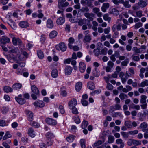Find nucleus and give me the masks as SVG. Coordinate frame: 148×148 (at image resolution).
Returning <instances> with one entry per match:
<instances>
[{"mask_svg": "<svg viewBox=\"0 0 148 148\" xmlns=\"http://www.w3.org/2000/svg\"><path fill=\"white\" fill-rule=\"evenodd\" d=\"M66 46L63 42H60L59 45L56 46V48L58 50H60L62 51H65L66 49Z\"/></svg>", "mask_w": 148, "mask_h": 148, "instance_id": "obj_1", "label": "nucleus"}, {"mask_svg": "<svg viewBox=\"0 0 148 148\" xmlns=\"http://www.w3.org/2000/svg\"><path fill=\"white\" fill-rule=\"evenodd\" d=\"M45 121L47 124L55 126L57 124V121L52 118H47Z\"/></svg>", "mask_w": 148, "mask_h": 148, "instance_id": "obj_2", "label": "nucleus"}, {"mask_svg": "<svg viewBox=\"0 0 148 148\" xmlns=\"http://www.w3.org/2000/svg\"><path fill=\"white\" fill-rule=\"evenodd\" d=\"M77 104L76 100L74 98L72 99L68 103V106L69 109L75 107Z\"/></svg>", "mask_w": 148, "mask_h": 148, "instance_id": "obj_3", "label": "nucleus"}, {"mask_svg": "<svg viewBox=\"0 0 148 148\" xmlns=\"http://www.w3.org/2000/svg\"><path fill=\"white\" fill-rule=\"evenodd\" d=\"M12 38V42L14 45H20L22 43L21 41L19 38H16L13 36Z\"/></svg>", "mask_w": 148, "mask_h": 148, "instance_id": "obj_4", "label": "nucleus"}, {"mask_svg": "<svg viewBox=\"0 0 148 148\" xmlns=\"http://www.w3.org/2000/svg\"><path fill=\"white\" fill-rule=\"evenodd\" d=\"M0 40L1 43L3 44L9 43L10 41L9 38L5 36H3L1 38H0Z\"/></svg>", "mask_w": 148, "mask_h": 148, "instance_id": "obj_5", "label": "nucleus"}, {"mask_svg": "<svg viewBox=\"0 0 148 148\" xmlns=\"http://www.w3.org/2000/svg\"><path fill=\"white\" fill-rule=\"evenodd\" d=\"M73 70L72 67L69 66H67L65 68L64 71L65 74L66 75H70Z\"/></svg>", "mask_w": 148, "mask_h": 148, "instance_id": "obj_6", "label": "nucleus"}, {"mask_svg": "<svg viewBox=\"0 0 148 148\" xmlns=\"http://www.w3.org/2000/svg\"><path fill=\"white\" fill-rule=\"evenodd\" d=\"M79 69L80 71L83 73L85 71L86 68V65L83 62H80L79 64Z\"/></svg>", "mask_w": 148, "mask_h": 148, "instance_id": "obj_7", "label": "nucleus"}, {"mask_svg": "<svg viewBox=\"0 0 148 148\" xmlns=\"http://www.w3.org/2000/svg\"><path fill=\"white\" fill-rule=\"evenodd\" d=\"M34 105L36 107H39L42 108L43 107L45 104L44 102L40 100H38L36 102H35L34 103Z\"/></svg>", "mask_w": 148, "mask_h": 148, "instance_id": "obj_8", "label": "nucleus"}, {"mask_svg": "<svg viewBox=\"0 0 148 148\" xmlns=\"http://www.w3.org/2000/svg\"><path fill=\"white\" fill-rule=\"evenodd\" d=\"M85 17L87 18L89 21H92L93 19L94 15L93 13H90L88 12H86L84 14Z\"/></svg>", "mask_w": 148, "mask_h": 148, "instance_id": "obj_9", "label": "nucleus"}, {"mask_svg": "<svg viewBox=\"0 0 148 148\" xmlns=\"http://www.w3.org/2000/svg\"><path fill=\"white\" fill-rule=\"evenodd\" d=\"M26 114L28 116V119L30 122H32L33 120V115L32 112L29 110L26 111Z\"/></svg>", "mask_w": 148, "mask_h": 148, "instance_id": "obj_10", "label": "nucleus"}, {"mask_svg": "<svg viewBox=\"0 0 148 148\" xmlns=\"http://www.w3.org/2000/svg\"><path fill=\"white\" fill-rule=\"evenodd\" d=\"M92 40V38L90 34L85 35L83 39V41L84 43L90 42Z\"/></svg>", "mask_w": 148, "mask_h": 148, "instance_id": "obj_11", "label": "nucleus"}, {"mask_svg": "<svg viewBox=\"0 0 148 148\" xmlns=\"http://www.w3.org/2000/svg\"><path fill=\"white\" fill-rule=\"evenodd\" d=\"M123 4V6L126 8H129L131 7V5L129 3V0H122L121 3Z\"/></svg>", "mask_w": 148, "mask_h": 148, "instance_id": "obj_12", "label": "nucleus"}, {"mask_svg": "<svg viewBox=\"0 0 148 148\" xmlns=\"http://www.w3.org/2000/svg\"><path fill=\"white\" fill-rule=\"evenodd\" d=\"M110 6V4L109 3H106L103 4L101 7V10L103 12H106V10Z\"/></svg>", "mask_w": 148, "mask_h": 148, "instance_id": "obj_13", "label": "nucleus"}, {"mask_svg": "<svg viewBox=\"0 0 148 148\" xmlns=\"http://www.w3.org/2000/svg\"><path fill=\"white\" fill-rule=\"evenodd\" d=\"M126 36L124 35H122L121 36V39H119V42L122 45H125V44L124 41H126Z\"/></svg>", "mask_w": 148, "mask_h": 148, "instance_id": "obj_14", "label": "nucleus"}, {"mask_svg": "<svg viewBox=\"0 0 148 148\" xmlns=\"http://www.w3.org/2000/svg\"><path fill=\"white\" fill-rule=\"evenodd\" d=\"M6 56L8 60L11 63H13L14 61L16 62V60H17V59H16L12 55H6Z\"/></svg>", "mask_w": 148, "mask_h": 148, "instance_id": "obj_15", "label": "nucleus"}, {"mask_svg": "<svg viewBox=\"0 0 148 148\" xmlns=\"http://www.w3.org/2000/svg\"><path fill=\"white\" fill-rule=\"evenodd\" d=\"M8 25L13 29H15L16 28V25L15 23L12 19H10V21L8 23Z\"/></svg>", "mask_w": 148, "mask_h": 148, "instance_id": "obj_16", "label": "nucleus"}, {"mask_svg": "<svg viewBox=\"0 0 148 148\" xmlns=\"http://www.w3.org/2000/svg\"><path fill=\"white\" fill-rule=\"evenodd\" d=\"M65 21V20L64 17H60L57 20L56 22L58 25H60L64 23Z\"/></svg>", "mask_w": 148, "mask_h": 148, "instance_id": "obj_17", "label": "nucleus"}, {"mask_svg": "<svg viewBox=\"0 0 148 148\" xmlns=\"http://www.w3.org/2000/svg\"><path fill=\"white\" fill-rule=\"evenodd\" d=\"M47 26L49 28H52L53 27V23L51 19H49L47 20Z\"/></svg>", "mask_w": 148, "mask_h": 148, "instance_id": "obj_18", "label": "nucleus"}, {"mask_svg": "<svg viewBox=\"0 0 148 148\" xmlns=\"http://www.w3.org/2000/svg\"><path fill=\"white\" fill-rule=\"evenodd\" d=\"M31 88L32 92L36 95L39 94V91L38 89L35 85L31 86Z\"/></svg>", "mask_w": 148, "mask_h": 148, "instance_id": "obj_19", "label": "nucleus"}, {"mask_svg": "<svg viewBox=\"0 0 148 148\" xmlns=\"http://www.w3.org/2000/svg\"><path fill=\"white\" fill-rule=\"evenodd\" d=\"M28 133L29 135L32 137H34L35 136V132L32 128L29 129Z\"/></svg>", "mask_w": 148, "mask_h": 148, "instance_id": "obj_20", "label": "nucleus"}, {"mask_svg": "<svg viewBox=\"0 0 148 148\" xmlns=\"http://www.w3.org/2000/svg\"><path fill=\"white\" fill-rule=\"evenodd\" d=\"M19 26L22 28H25L28 27L29 24L27 22L21 21L19 23Z\"/></svg>", "mask_w": 148, "mask_h": 148, "instance_id": "obj_21", "label": "nucleus"}, {"mask_svg": "<svg viewBox=\"0 0 148 148\" xmlns=\"http://www.w3.org/2000/svg\"><path fill=\"white\" fill-rule=\"evenodd\" d=\"M68 42V46L70 49H71L72 48V44L74 42L75 40L73 38L71 37L69 39Z\"/></svg>", "mask_w": 148, "mask_h": 148, "instance_id": "obj_22", "label": "nucleus"}, {"mask_svg": "<svg viewBox=\"0 0 148 148\" xmlns=\"http://www.w3.org/2000/svg\"><path fill=\"white\" fill-rule=\"evenodd\" d=\"M82 84L81 82H77L75 85V88L77 91L79 92L81 90L82 88Z\"/></svg>", "mask_w": 148, "mask_h": 148, "instance_id": "obj_23", "label": "nucleus"}, {"mask_svg": "<svg viewBox=\"0 0 148 148\" xmlns=\"http://www.w3.org/2000/svg\"><path fill=\"white\" fill-rule=\"evenodd\" d=\"M138 86L139 87H144L145 86H148V80H146L142 82L140 84H138Z\"/></svg>", "mask_w": 148, "mask_h": 148, "instance_id": "obj_24", "label": "nucleus"}, {"mask_svg": "<svg viewBox=\"0 0 148 148\" xmlns=\"http://www.w3.org/2000/svg\"><path fill=\"white\" fill-rule=\"evenodd\" d=\"M88 88L91 90H93L95 88L94 84L92 82H90L88 83Z\"/></svg>", "mask_w": 148, "mask_h": 148, "instance_id": "obj_25", "label": "nucleus"}, {"mask_svg": "<svg viewBox=\"0 0 148 148\" xmlns=\"http://www.w3.org/2000/svg\"><path fill=\"white\" fill-rule=\"evenodd\" d=\"M11 52L17 54V55L16 56V58H17L18 57V58H19V60L20 59V55H19V50L17 48H15L14 49H11L10 50Z\"/></svg>", "mask_w": 148, "mask_h": 148, "instance_id": "obj_26", "label": "nucleus"}, {"mask_svg": "<svg viewBox=\"0 0 148 148\" xmlns=\"http://www.w3.org/2000/svg\"><path fill=\"white\" fill-rule=\"evenodd\" d=\"M129 108H132L134 109L139 110L140 109V107L139 105H135L133 103L129 106Z\"/></svg>", "mask_w": 148, "mask_h": 148, "instance_id": "obj_27", "label": "nucleus"}, {"mask_svg": "<svg viewBox=\"0 0 148 148\" xmlns=\"http://www.w3.org/2000/svg\"><path fill=\"white\" fill-rule=\"evenodd\" d=\"M22 87V85L19 83H16L14 84L12 86V88L15 90L20 89Z\"/></svg>", "mask_w": 148, "mask_h": 148, "instance_id": "obj_28", "label": "nucleus"}, {"mask_svg": "<svg viewBox=\"0 0 148 148\" xmlns=\"http://www.w3.org/2000/svg\"><path fill=\"white\" fill-rule=\"evenodd\" d=\"M15 99L18 103L20 104H23L25 103V100L23 98L18 99L17 97H15Z\"/></svg>", "mask_w": 148, "mask_h": 148, "instance_id": "obj_29", "label": "nucleus"}, {"mask_svg": "<svg viewBox=\"0 0 148 148\" xmlns=\"http://www.w3.org/2000/svg\"><path fill=\"white\" fill-rule=\"evenodd\" d=\"M57 32L56 31H52L50 33L49 37L51 38H55L57 36Z\"/></svg>", "mask_w": 148, "mask_h": 148, "instance_id": "obj_30", "label": "nucleus"}, {"mask_svg": "<svg viewBox=\"0 0 148 148\" xmlns=\"http://www.w3.org/2000/svg\"><path fill=\"white\" fill-rule=\"evenodd\" d=\"M3 90L4 92L7 93L11 92L12 91V89L11 87L7 86H4L3 88Z\"/></svg>", "mask_w": 148, "mask_h": 148, "instance_id": "obj_31", "label": "nucleus"}, {"mask_svg": "<svg viewBox=\"0 0 148 148\" xmlns=\"http://www.w3.org/2000/svg\"><path fill=\"white\" fill-rule=\"evenodd\" d=\"M58 75V71L57 69H54L51 72V76L53 78L56 77Z\"/></svg>", "mask_w": 148, "mask_h": 148, "instance_id": "obj_32", "label": "nucleus"}, {"mask_svg": "<svg viewBox=\"0 0 148 148\" xmlns=\"http://www.w3.org/2000/svg\"><path fill=\"white\" fill-rule=\"evenodd\" d=\"M129 62V60L128 58H127L125 60L122 61L121 62V66H127L128 63Z\"/></svg>", "mask_w": 148, "mask_h": 148, "instance_id": "obj_33", "label": "nucleus"}, {"mask_svg": "<svg viewBox=\"0 0 148 148\" xmlns=\"http://www.w3.org/2000/svg\"><path fill=\"white\" fill-rule=\"evenodd\" d=\"M141 99L140 100V102L141 103H146L147 98V96L145 95H142L140 96Z\"/></svg>", "mask_w": 148, "mask_h": 148, "instance_id": "obj_34", "label": "nucleus"}, {"mask_svg": "<svg viewBox=\"0 0 148 148\" xmlns=\"http://www.w3.org/2000/svg\"><path fill=\"white\" fill-rule=\"evenodd\" d=\"M126 88H124L123 89V92L127 93L129 91H131L132 89V87L129 85H127L126 86Z\"/></svg>", "mask_w": 148, "mask_h": 148, "instance_id": "obj_35", "label": "nucleus"}, {"mask_svg": "<svg viewBox=\"0 0 148 148\" xmlns=\"http://www.w3.org/2000/svg\"><path fill=\"white\" fill-rule=\"evenodd\" d=\"M93 75L95 77H97L99 76L100 75L99 72L97 70L96 68H95L92 71Z\"/></svg>", "mask_w": 148, "mask_h": 148, "instance_id": "obj_36", "label": "nucleus"}, {"mask_svg": "<svg viewBox=\"0 0 148 148\" xmlns=\"http://www.w3.org/2000/svg\"><path fill=\"white\" fill-rule=\"evenodd\" d=\"M103 19L105 21H108L109 23L110 21L111 18L110 17H109L108 14H107L103 15Z\"/></svg>", "mask_w": 148, "mask_h": 148, "instance_id": "obj_37", "label": "nucleus"}, {"mask_svg": "<svg viewBox=\"0 0 148 148\" xmlns=\"http://www.w3.org/2000/svg\"><path fill=\"white\" fill-rule=\"evenodd\" d=\"M75 136L72 135H70L66 138L67 140L69 142H72L74 139Z\"/></svg>", "mask_w": 148, "mask_h": 148, "instance_id": "obj_38", "label": "nucleus"}, {"mask_svg": "<svg viewBox=\"0 0 148 148\" xmlns=\"http://www.w3.org/2000/svg\"><path fill=\"white\" fill-rule=\"evenodd\" d=\"M115 56L117 57H119V60H123L125 59V56H119V53L117 52H115Z\"/></svg>", "mask_w": 148, "mask_h": 148, "instance_id": "obj_39", "label": "nucleus"}, {"mask_svg": "<svg viewBox=\"0 0 148 148\" xmlns=\"http://www.w3.org/2000/svg\"><path fill=\"white\" fill-rule=\"evenodd\" d=\"M46 136L47 138L51 139L54 137V135L51 132H48L46 134Z\"/></svg>", "mask_w": 148, "mask_h": 148, "instance_id": "obj_40", "label": "nucleus"}, {"mask_svg": "<svg viewBox=\"0 0 148 148\" xmlns=\"http://www.w3.org/2000/svg\"><path fill=\"white\" fill-rule=\"evenodd\" d=\"M12 136L10 134L9 132H7L5 135L4 136L3 138V140H5L6 139L11 137Z\"/></svg>", "mask_w": 148, "mask_h": 148, "instance_id": "obj_41", "label": "nucleus"}, {"mask_svg": "<svg viewBox=\"0 0 148 148\" xmlns=\"http://www.w3.org/2000/svg\"><path fill=\"white\" fill-rule=\"evenodd\" d=\"M88 124V122L87 121H84L82 123V128L83 129L86 128Z\"/></svg>", "mask_w": 148, "mask_h": 148, "instance_id": "obj_42", "label": "nucleus"}, {"mask_svg": "<svg viewBox=\"0 0 148 148\" xmlns=\"http://www.w3.org/2000/svg\"><path fill=\"white\" fill-rule=\"evenodd\" d=\"M125 125L128 128H131L132 127V123L129 121H126L125 123Z\"/></svg>", "mask_w": 148, "mask_h": 148, "instance_id": "obj_43", "label": "nucleus"}, {"mask_svg": "<svg viewBox=\"0 0 148 148\" xmlns=\"http://www.w3.org/2000/svg\"><path fill=\"white\" fill-rule=\"evenodd\" d=\"M30 124L31 125L33 126L35 128H38L40 127V124L36 122L33 121L32 122H31L30 123Z\"/></svg>", "mask_w": 148, "mask_h": 148, "instance_id": "obj_44", "label": "nucleus"}, {"mask_svg": "<svg viewBox=\"0 0 148 148\" xmlns=\"http://www.w3.org/2000/svg\"><path fill=\"white\" fill-rule=\"evenodd\" d=\"M87 21V20L86 19H83L80 20L78 21V25H79L82 26L83 24H84L86 23Z\"/></svg>", "mask_w": 148, "mask_h": 148, "instance_id": "obj_45", "label": "nucleus"}, {"mask_svg": "<svg viewBox=\"0 0 148 148\" xmlns=\"http://www.w3.org/2000/svg\"><path fill=\"white\" fill-rule=\"evenodd\" d=\"M138 133V130H131L128 132V134L129 135H135Z\"/></svg>", "mask_w": 148, "mask_h": 148, "instance_id": "obj_46", "label": "nucleus"}, {"mask_svg": "<svg viewBox=\"0 0 148 148\" xmlns=\"http://www.w3.org/2000/svg\"><path fill=\"white\" fill-rule=\"evenodd\" d=\"M37 55L38 57L40 59H42L43 58L44 56L43 52L41 50H38L37 51Z\"/></svg>", "mask_w": 148, "mask_h": 148, "instance_id": "obj_47", "label": "nucleus"}, {"mask_svg": "<svg viewBox=\"0 0 148 148\" xmlns=\"http://www.w3.org/2000/svg\"><path fill=\"white\" fill-rule=\"evenodd\" d=\"M80 143L82 148H85V139H82L80 140Z\"/></svg>", "mask_w": 148, "mask_h": 148, "instance_id": "obj_48", "label": "nucleus"}, {"mask_svg": "<svg viewBox=\"0 0 148 148\" xmlns=\"http://www.w3.org/2000/svg\"><path fill=\"white\" fill-rule=\"evenodd\" d=\"M102 143V141L100 140H99L95 143L92 146L93 148H94V147H98L99 146L101 145Z\"/></svg>", "mask_w": 148, "mask_h": 148, "instance_id": "obj_49", "label": "nucleus"}, {"mask_svg": "<svg viewBox=\"0 0 148 148\" xmlns=\"http://www.w3.org/2000/svg\"><path fill=\"white\" fill-rule=\"evenodd\" d=\"M114 138L112 136H109L108 137V143H112L114 140Z\"/></svg>", "mask_w": 148, "mask_h": 148, "instance_id": "obj_50", "label": "nucleus"}, {"mask_svg": "<svg viewBox=\"0 0 148 148\" xmlns=\"http://www.w3.org/2000/svg\"><path fill=\"white\" fill-rule=\"evenodd\" d=\"M138 5L141 8H144L147 5V3L145 1H140L138 3Z\"/></svg>", "mask_w": 148, "mask_h": 148, "instance_id": "obj_51", "label": "nucleus"}, {"mask_svg": "<svg viewBox=\"0 0 148 148\" xmlns=\"http://www.w3.org/2000/svg\"><path fill=\"white\" fill-rule=\"evenodd\" d=\"M132 60L135 61H138L140 60L139 55L138 56L133 55L132 56Z\"/></svg>", "mask_w": 148, "mask_h": 148, "instance_id": "obj_52", "label": "nucleus"}, {"mask_svg": "<svg viewBox=\"0 0 148 148\" xmlns=\"http://www.w3.org/2000/svg\"><path fill=\"white\" fill-rule=\"evenodd\" d=\"M11 142V141L10 140H8L6 141L3 142L2 143V145L5 147H8L9 146V145L8 144L10 143Z\"/></svg>", "mask_w": 148, "mask_h": 148, "instance_id": "obj_53", "label": "nucleus"}, {"mask_svg": "<svg viewBox=\"0 0 148 148\" xmlns=\"http://www.w3.org/2000/svg\"><path fill=\"white\" fill-rule=\"evenodd\" d=\"M121 20H117V22L119 24L116 25V29L118 31H120L121 30Z\"/></svg>", "mask_w": 148, "mask_h": 148, "instance_id": "obj_54", "label": "nucleus"}, {"mask_svg": "<svg viewBox=\"0 0 148 148\" xmlns=\"http://www.w3.org/2000/svg\"><path fill=\"white\" fill-rule=\"evenodd\" d=\"M132 50L135 53H141V52L140 50V49H138L137 47H134L132 48Z\"/></svg>", "mask_w": 148, "mask_h": 148, "instance_id": "obj_55", "label": "nucleus"}, {"mask_svg": "<svg viewBox=\"0 0 148 148\" xmlns=\"http://www.w3.org/2000/svg\"><path fill=\"white\" fill-rule=\"evenodd\" d=\"M9 110V109L8 107H3L1 109V112L3 114H6Z\"/></svg>", "mask_w": 148, "mask_h": 148, "instance_id": "obj_56", "label": "nucleus"}, {"mask_svg": "<svg viewBox=\"0 0 148 148\" xmlns=\"http://www.w3.org/2000/svg\"><path fill=\"white\" fill-rule=\"evenodd\" d=\"M121 0H112L111 2L115 5H118L120 4L121 3Z\"/></svg>", "mask_w": 148, "mask_h": 148, "instance_id": "obj_57", "label": "nucleus"}, {"mask_svg": "<svg viewBox=\"0 0 148 148\" xmlns=\"http://www.w3.org/2000/svg\"><path fill=\"white\" fill-rule=\"evenodd\" d=\"M119 97L121 100H124L127 98V95L124 93H121L119 95Z\"/></svg>", "mask_w": 148, "mask_h": 148, "instance_id": "obj_58", "label": "nucleus"}, {"mask_svg": "<svg viewBox=\"0 0 148 148\" xmlns=\"http://www.w3.org/2000/svg\"><path fill=\"white\" fill-rule=\"evenodd\" d=\"M147 127V124L145 122H143L141 123L139 126V127L140 129H145Z\"/></svg>", "mask_w": 148, "mask_h": 148, "instance_id": "obj_59", "label": "nucleus"}, {"mask_svg": "<svg viewBox=\"0 0 148 148\" xmlns=\"http://www.w3.org/2000/svg\"><path fill=\"white\" fill-rule=\"evenodd\" d=\"M108 51V49L106 47H104L102 49L100 52V55H106V54L107 52Z\"/></svg>", "mask_w": 148, "mask_h": 148, "instance_id": "obj_60", "label": "nucleus"}, {"mask_svg": "<svg viewBox=\"0 0 148 148\" xmlns=\"http://www.w3.org/2000/svg\"><path fill=\"white\" fill-rule=\"evenodd\" d=\"M70 109L72 110V112L74 114H78V112L77 109L75 107L73 108H71Z\"/></svg>", "mask_w": 148, "mask_h": 148, "instance_id": "obj_61", "label": "nucleus"}, {"mask_svg": "<svg viewBox=\"0 0 148 148\" xmlns=\"http://www.w3.org/2000/svg\"><path fill=\"white\" fill-rule=\"evenodd\" d=\"M142 23L140 22H138L136 23L134 25V28L136 29H137L139 28L142 27Z\"/></svg>", "mask_w": 148, "mask_h": 148, "instance_id": "obj_62", "label": "nucleus"}, {"mask_svg": "<svg viewBox=\"0 0 148 148\" xmlns=\"http://www.w3.org/2000/svg\"><path fill=\"white\" fill-rule=\"evenodd\" d=\"M74 120L75 122L77 124H79L80 122V119L79 116H75L74 117Z\"/></svg>", "mask_w": 148, "mask_h": 148, "instance_id": "obj_63", "label": "nucleus"}, {"mask_svg": "<svg viewBox=\"0 0 148 148\" xmlns=\"http://www.w3.org/2000/svg\"><path fill=\"white\" fill-rule=\"evenodd\" d=\"M106 88L108 90H112L113 88V86L110 83H108L107 84Z\"/></svg>", "mask_w": 148, "mask_h": 148, "instance_id": "obj_64", "label": "nucleus"}]
</instances>
